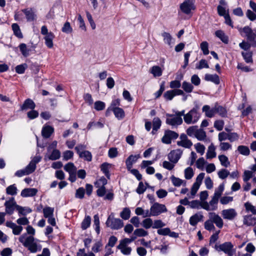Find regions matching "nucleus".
Segmentation results:
<instances>
[{"label": "nucleus", "mask_w": 256, "mask_h": 256, "mask_svg": "<svg viewBox=\"0 0 256 256\" xmlns=\"http://www.w3.org/2000/svg\"><path fill=\"white\" fill-rule=\"evenodd\" d=\"M184 110H182L180 112H176L174 114H166L167 116L166 121V124L172 127H176L180 125L183 122L182 116H184Z\"/></svg>", "instance_id": "2"}, {"label": "nucleus", "mask_w": 256, "mask_h": 256, "mask_svg": "<svg viewBox=\"0 0 256 256\" xmlns=\"http://www.w3.org/2000/svg\"><path fill=\"white\" fill-rule=\"evenodd\" d=\"M208 218L210 219V220H212L217 227L220 228H222L224 225L223 220L218 214L215 212H210L208 214Z\"/></svg>", "instance_id": "12"}, {"label": "nucleus", "mask_w": 256, "mask_h": 256, "mask_svg": "<svg viewBox=\"0 0 256 256\" xmlns=\"http://www.w3.org/2000/svg\"><path fill=\"white\" fill-rule=\"evenodd\" d=\"M203 217V216L200 213L194 214L190 218L189 222L190 224L192 226H196L198 222L202 221Z\"/></svg>", "instance_id": "22"}, {"label": "nucleus", "mask_w": 256, "mask_h": 256, "mask_svg": "<svg viewBox=\"0 0 256 256\" xmlns=\"http://www.w3.org/2000/svg\"><path fill=\"white\" fill-rule=\"evenodd\" d=\"M244 206L247 212H250L253 214H256V208L250 203H245Z\"/></svg>", "instance_id": "60"}, {"label": "nucleus", "mask_w": 256, "mask_h": 256, "mask_svg": "<svg viewBox=\"0 0 256 256\" xmlns=\"http://www.w3.org/2000/svg\"><path fill=\"white\" fill-rule=\"evenodd\" d=\"M200 185L197 184V183H194L193 184L192 188L190 194H188L187 195L189 198H194L200 188Z\"/></svg>", "instance_id": "35"}, {"label": "nucleus", "mask_w": 256, "mask_h": 256, "mask_svg": "<svg viewBox=\"0 0 256 256\" xmlns=\"http://www.w3.org/2000/svg\"><path fill=\"white\" fill-rule=\"evenodd\" d=\"M130 210L129 208H125L120 214V217L124 220H127L130 218Z\"/></svg>", "instance_id": "50"}, {"label": "nucleus", "mask_w": 256, "mask_h": 256, "mask_svg": "<svg viewBox=\"0 0 256 256\" xmlns=\"http://www.w3.org/2000/svg\"><path fill=\"white\" fill-rule=\"evenodd\" d=\"M91 223V218L90 216H86L84 220L82 222L81 227L84 230H86L88 228L90 224Z\"/></svg>", "instance_id": "48"}, {"label": "nucleus", "mask_w": 256, "mask_h": 256, "mask_svg": "<svg viewBox=\"0 0 256 256\" xmlns=\"http://www.w3.org/2000/svg\"><path fill=\"white\" fill-rule=\"evenodd\" d=\"M54 132V128L49 125H44L42 130V136L46 138H49Z\"/></svg>", "instance_id": "19"}, {"label": "nucleus", "mask_w": 256, "mask_h": 256, "mask_svg": "<svg viewBox=\"0 0 256 256\" xmlns=\"http://www.w3.org/2000/svg\"><path fill=\"white\" fill-rule=\"evenodd\" d=\"M204 80L206 81H210L216 84H218L220 83V79L218 76L216 74H206L204 76Z\"/></svg>", "instance_id": "26"}, {"label": "nucleus", "mask_w": 256, "mask_h": 256, "mask_svg": "<svg viewBox=\"0 0 256 256\" xmlns=\"http://www.w3.org/2000/svg\"><path fill=\"white\" fill-rule=\"evenodd\" d=\"M182 88L186 92H190L192 91L194 86L189 82H184L182 84Z\"/></svg>", "instance_id": "56"}, {"label": "nucleus", "mask_w": 256, "mask_h": 256, "mask_svg": "<svg viewBox=\"0 0 256 256\" xmlns=\"http://www.w3.org/2000/svg\"><path fill=\"white\" fill-rule=\"evenodd\" d=\"M150 72L152 74L154 77H159L162 75V70L159 66H154L150 68Z\"/></svg>", "instance_id": "27"}, {"label": "nucleus", "mask_w": 256, "mask_h": 256, "mask_svg": "<svg viewBox=\"0 0 256 256\" xmlns=\"http://www.w3.org/2000/svg\"><path fill=\"white\" fill-rule=\"evenodd\" d=\"M198 129V126H191L186 130V134L190 136L195 137Z\"/></svg>", "instance_id": "51"}, {"label": "nucleus", "mask_w": 256, "mask_h": 256, "mask_svg": "<svg viewBox=\"0 0 256 256\" xmlns=\"http://www.w3.org/2000/svg\"><path fill=\"white\" fill-rule=\"evenodd\" d=\"M94 108L96 110H102L105 108V104L100 100L96 101L94 104Z\"/></svg>", "instance_id": "61"}, {"label": "nucleus", "mask_w": 256, "mask_h": 256, "mask_svg": "<svg viewBox=\"0 0 256 256\" xmlns=\"http://www.w3.org/2000/svg\"><path fill=\"white\" fill-rule=\"evenodd\" d=\"M232 248L233 246L230 242H226L220 244L218 246L220 250L228 254L229 256H232L233 255Z\"/></svg>", "instance_id": "15"}, {"label": "nucleus", "mask_w": 256, "mask_h": 256, "mask_svg": "<svg viewBox=\"0 0 256 256\" xmlns=\"http://www.w3.org/2000/svg\"><path fill=\"white\" fill-rule=\"evenodd\" d=\"M216 36L218 37L220 40L225 44L228 42V37L226 36L224 32L221 30H218L216 32Z\"/></svg>", "instance_id": "36"}, {"label": "nucleus", "mask_w": 256, "mask_h": 256, "mask_svg": "<svg viewBox=\"0 0 256 256\" xmlns=\"http://www.w3.org/2000/svg\"><path fill=\"white\" fill-rule=\"evenodd\" d=\"M117 248L120 250L121 252L124 255H130L132 252V248L128 246L118 244Z\"/></svg>", "instance_id": "42"}, {"label": "nucleus", "mask_w": 256, "mask_h": 256, "mask_svg": "<svg viewBox=\"0 0 256 256\" xmlns=\"http://www.w3.org/2000/svg\"><path fill=\"white\" fill-rule=\"evenodd\" d=\"M62 31L63 32L66 34H70L72 32L73 29H72V27L71 26L70 22H66L64 24L62 28Z\"/></svg>", "instance_id": "46"}, {"label": "nucleus", "mask_w": 256, "mask_h": 256, "mask_svg": "<svg viewBox=\"0 0 256 256\" xmlns=\"http://www.w3.org/2000/svg\"><path fill=\"white\" fill-rule=\"evenodd\" d=\"M148 234L147 231L145 230L143 228H137L134 231V235L136 236L142 237L145 236Z\"/></svg>", "instance_id": "58"}, {"label": "nucleus", "mask_w": 256, "mask_h": 256, "mask_svg": "<svg viewBox=\"0 0 256 256\" xmlns=\"http://www.w3.org/2000/svg\"><path fill=\"white\" fill-rule=\"evenodd\" d=\"M20 51L24 57H27L30 54V50L28 48L25 44H21L19 46Z\"/></svg>", "instance_id": "45"}, {"label": "nucleus", "mask_w": 256, "mask_h": 256, "mask_svg": "<svg viewBox=\"0 0 256 256\" xmlns=\"http://www.w3.org/2000/svg\"><path fill=\"white\" fill-rule=\"evenodd\" d=\"M178 136V134L175 132L170 130H166L164 132V135L162 138V142L164 144H170L172 140L176 139Z\"/></svg>", "instance_id": "9"}, {"label": "nucleus", "mask_w": 256, "mask_h": 256, "mask_svg": "<svg viewBox=\"0 0 256 256\" xmlns=\"http://www.w3.org/2000/svg\"><path fill=\"white\" fill-rule=\"evenodd\" d=\"M94 223L95 226V230L98 234H100V220L98 215L95 214L94 216Z\"/></svg>", "instance_id": "57"}, {"label": "nucleus", "mask_w": 256, "mask_h": 256, "mask_svg": "<svg viewBox=\"0 0 256 256\" xmlns=\"http://www.w3.org/2000/svg\"><path fill=\"white\" fill-rule=\"evenodd\" d=\"M206 137V132L202 128H198L195 138L198 140H204Z\"/></svg>", "instance_id": "41"}, {"label": "nucleus", "mask_w": 256, "mask_h": 256, "mask_svg": "<svg viewBox=\"0 0 256 256\" xmlns=\"http://www.w3.org/2000/svg\"><path fill=\"white\" fill-rule=\"evenodd\" d=\"M182 151L180 149L172 150L168 155V160L173 164H176L180 158Z\"/></svg>", "instance_id": "11"}, {"label": "nucleus", "mask_w": 256, "mask_h": 256, "mask_svg": "<svg viewBox=\"0 0 256 256\" xmlns=\"http://www.w3.org/2000/svg\"><path fill=\"white\" fill-rule=\"evenodd\" d=\"M208 44V42H202L200 44V48L204 55H208L209 54Z\"/></svg>", "instance_id": "59"}, {"label": "nucleus", "mask_w": 256, "mask_h": 256, "mask_svg": "<svg viewBox=\"0 0 256 256\" xmlns=\"http://www.w3.org/2000/svg\"><path fill=\"white\" fill-rule=\"evenodd\" d=\"M194 175L192 168L191 167H188L184 170V178L187 180L191 179Z\"/></svg>", "instance_id": "53"}, {"label": "nucleus", "mask_w": 256, "mask_h": 256, "mask_svg": "<svg viewBox=\"0 0 256 256\" xmlns=\"http://www.w3.org/2000/svg\"><path fill=\"white\" fill-rule=\"evenodd\" d=\"M240 32L244 34L248 41L251 43L252 46L256 47V40H255V30H253L248 26H246L240 30Z\"/></svg>", "instance_id": "4"}, {"label": "nucleus", "mask_w": 256, "mask_h": 256, "mask_svg": "<svg viewBox=\"0 0 256 256\" xmlns=\"http://www.w3.org/2000/svg\"><path fill=\"white\" fill-rule=\"evenodd\" d=\"M216 152H215V147L212 144L208 148V150L206 154V157L208 159H211L216 156Z\"/></svg>", "instance_id": "30"}, {"label": "nucleus", "mask_w": 256, "mask_h": 256, "mask_svg": "<svg viewBox=\"0 0 256 256\" xmlns=\"http://www.w3.org/2000/svg\"><path fill=\"white\" fill-rule=\"evenodd\" d=\"M140 158V154L130 155L126 160V164L128 170H130L132 167V165Z\"/></svg>", "instance_id": "21"}, {"label": "nucleus", "mask_w": 256, "mask_h": 256, "mask_svg": "<svg viewBox=\"0 0 256 256\" xmlns=\"http://www.w3.org/2000/svg\"><path fill=\"white\" fill-rule=\"evenodd\" d=\"M16 210L18 211L19 216H26V214L30 213L32 210L28 207H22L20 206H16Z\"/></svg>", "instance_id": "29"}, {"label": "nucleus", "mask_w": 256, "mask_h": 256, "mask_svg": "<svg viewBox=\"0 0 256 256\" xmlns=\"http://www.w3.org/2000/svg\"><path fill=\"white\" fill-rule=\"evenodd\" d=\"M218 177L222 179H225L230 174V172L226 169H222L218 172Z\"/></svg>", "instance_id": "64"}, {"label": "nucleus", "mask_w": 256, "mask_h": 256, "mask_svg": "<svg viewBox=\"0 0 256 256\" xmlns=\"http://www.w3.org/2000/svg\"><path fill=\"white\" fill-rule=\"evenodd\" d=\"M37 192L38 190L35 188H26L22 190L20 195L23 198L33 196Z\"/></svg>", "instance_id": "20"}, {"label": "nucleus", "mask_w": 256, "mask_h": 256, "mask_svg": "<svg viewBox=\"0 0 256 256\" xmlns=\"http://www.w3.org/2000/svg\"><path fill=\"white\" fill-rule=\"evenodd\" d=\"M106 184V179L104 177L102 176L95 182V186L96 187H102L104 186Z\"/></svg>", "instance_id": "62"}, {"label": "nucleus", "mask_w": 256, "mask_h": 256, "mask_svg": "<svg viewBox=\"0 0 256 256\" xmlns=\"http://www.w3.org/2000/svg\"><path fill=\"white\" fill-rule=\"evenodd\" d=\"M162 36L163 37L164 42L172 47L173 38L170 34L164 32L162 34Z\"/></svg>", "instance_id": "28"}, {"label": "nucleus", "mask_w": 256, "mask_h": 256, "mask_svg": "<svg viewBox=\"0 0 256 256\" xmlns=\"http://www.w3.org/2000/svg\"><path fill=\"white\" fill-rule=\"evenodd\" d=\"M54 208L46 206L43 209V213L44 218H48L54 216Z\"/></svg>", "instance_id": "38"}, {"label": "nucleus", "mask_w": 256, "mask_h": 256, "mask_svg": "<svg viewBox=\"0 0 256 256\" xmlns=\"http://www.w3.org/2000/svg\"><path fill=\"white\" fill-rule=\"evenodd\" d=\"M28 22H32L36 20V15L35 12L31 8L22 10Z\"/></svg>", "instance_id": "16"}, {"label": "nucleus", "mask_w": 256, "mask_h": 256, "mask_svg": "<svg viewBox=\"0 0 256 256\" xmlns=\"http://www.w3.org/2000/svg\"><path fill=\"white\" fill-rule=\"evenodd\" d=\"M36 104L34 101L31 99L28 98L24 102V104L21 106V110H26L28 109L34 110Z\"/></svg>", "instance_id": "24"}, {"label": "nucleus", "mask_w": 256, "mask_h": 256, "mask_svg": "<svg viewBox=\"0 0 256 256\" xmlns=\"http://www.w3.org/2000/svg\"><path fill=\"white\" fill-rule=\"evenodd\" d=\"M65 171L69 174L68 180L72 182H76V180L77 168L72 162H68L64 167Z\"/></svg>", "instance_id": "6"}, {"label": "nucleus", "mask_w": 256, "mask_h": 256, "mask_svg": "<svg viewBox=\"0 0 256 256\" xmlns=\"http://www.w3.org/2000/svg\"><path fill=\"white\" fill-rule=\"evenodd\" d=\"M242 54L245 62L247 63L252 62V52L250 51H247L246 52H242Z\"/></svg>", "instance_id": "47"}, {"label": "nucleus", "mask_w": 256, "mask_h": 256, "mask_svg": "<svg viewBox=\"0 0 256 256\" xmlns=\"http://www.w3.org/2000/svg\"><path fill=\"white\" fill-rule=\"evenodd\" d=\"M238 152L244 156H248L250 154V150L248 147L244 146H240L238 148Z\"/></svg>", "instance_id": "54"}, {"label": "nucleus", "mask_w": 256, "mask_h": 256, "mask_svg": "<svg viewBox=\"0 0 256 256\" xmlns=\"http://www.w3.org/2000/svg\"><path fill=\"white\" fill-rule=\"evenodd\" d=\"M6 193L8 195L14 196L18 193V189L14 184L10 185L6 188Z\"/></svg>", "instance_id": "43"}, {"label": "nucleus", "mask_w": 256, "mask_h": 256, "mask_svg": "<svg viewBox=\"0 0 256 256\" xmlns=\"http://www.w3.org/2000/svg\"><path fill=\"white\" fill-rule=\"evenodd\" d=\"M202 110L205 113V115L208 118H212L216 114V104L212 108H210L208 105H204L202 108Z\"/></svg>", "instance_id": "18"}, {"label": "nucleus", "mask_w": 256, "mask_h": 256, "mask_svg": "<svg viewBox=\"0 0 256 256\" xmlns=\"http://www.w3.org/2000/svg\"><path fill=\"white\" fill-rule=\"evenodd\" d=\"M224 184H220L218 187L214 190V196L217 198L218 199L222 196V192L224 190Z\"/></svg>", "instance_id": "49"}, {"label": "nucleus", "mask_w": 256, "mask_h": 256, "mask_svg": "<svg viewBox=\"0 0 256 256\" xmlns=\"http://www.w3.org/2000/svg\"><path fill=\"white\" fill-rule=\"evenodd\" d=\"M204 228L207 230H214L215 226L214 224V223L210 220V219L209 218L208 220H206L204 224Z\"/></svg>", "instance_id": "52"}, {"label": "nucleus", "mask_w": 256, "mask_h": 256, "mask_svg": "<svg viewBox=\"0 0 256 256\" xmlns=\"http://www.w3.org/2000/svg\"><path fill=\"white\" fill-rule=\"evenodd\" d=\"M6 225L12 230V233L14 235H19L22 232L23 228L20 226H18L12 222H6Z\"/></svg>", "instance_id": "17"}, {"label": "nucleus", "mask_w": 256, "mask_h": 256, "mask_svg": "<svg viewBox=\"0 0 256 256\" xmlns=\"http://www.w3.org/2000/svg\"><path fill=\"white\" fill-rule=\"evenodd\" d=\"M18 240L32 253H36L42 249V246L37 243L38 240L32 236H28L26 234H24L20 236Z\"/></svg>", "instance_id": "1"}, {"label": "nucleus", "mask_w": 256, "mask_h": 256, "mask_svg": "<svg viewBox=\"0 0 256 256\" xmlns=\"http://www.w3.org/2000/svg\"><path fill=\"white\" fill-rule=\"evenodd\" d=\"M216 113L218 114L222 117H226L227 116V111L225 108L218 104H216Z\"/></svg>", "instance_id": "40"}, {"label": "nucleus", "mask_w": 256, "mask_h": 256, "mask_svg": "<svg viewBox=\"0 0 256 256\" xmlns=\"http://www.w3.org/2000/svg\"><path fill=\"white\" fill-rule=\"evenodd\" d=\"M218 160L220 162V164L224 167H228L230 166V162L228 161V158L225 155H220L218 156Z\"/></svg>", "instance_id": "44"}, {"label": "nucleus", "mask_w": 256, "mask_h": 256, "mask_svg": "<svg viewBox=\"0 0 256 256\" xmlns=\"http://www.w3.org/2000/svg\"><path fill=\"white\" fill-rule=\"evenodd\" d=\"M102 243L100 240H98L95 242L92 248V252L94 253L100 252L102 248Z\"/></svg>", "instance_id": "34"}, {"label": "nucleus", "mask_w": 256, "mask_h": 256, "mask_svg": "<svg viewBox=\"0 0 256 256\" xmlns=\"http://www.w3.org/2000/svg\"><path fill=\"white\" fill-rule=\"evenodd\" d=\"M153 222L150 218H146L143 220L142 226L146 229H148L150 227H152Z\"/></svg>", "instance_id": "55"}, {"label": "nucleus", "mask_w": 256, "mask_h": 256, "mask_svg": "<svg viewBox=\"0 0 256 256\" xmlns=\"http://www.w3.org/2000/svg\"><path fill=\"white\" fill-rule=\"evenodd\" d=\"M12 30L14 34L19 38H22V34L21 32L20 26L17 24H13L12 26Z\"/></svg>", "instance_id": "39"}, {"label": "nucleus", "mask_w": 256, "mask_h": 256, "mask_svg": "<svg viewBox=\"0 0 256 256\" xmlns=\"http://www.w3.org/2000/svg\"><path fill=\"white\" fill-rule=\"evenodd\" d=\"M222 215L224 219L234 220L237 216V212L234 208L224 210L222 212Z\"/></svg>", "instance_id": "14"}, {"label": "nucleus", "mask_w": 256, "mask_h": 256, "mask_svg": "<svg viewBox=\"0 0 256 256\" xmlns=\"http://www.w3.org/2000/svg\"><path fill=\"white\" fill-rule=\"evenodd\" d=\"M194 148L198 153L203 155L205 151V146L200 143H197L194 144Z\"/></svg>", "instance_id": "63"}, {"label": "nucleus", "mask_w": 256, "mask_h": 256, "mask_svg": "<svg viewBox=\"0 0 256 256\" xmlns=\"http://www.w3.org/2000/svg\"><path fill=\"white\" fill-rule=\"evenodd\" d=\"M54 38V35L52 32H50L49 34L44 36L45 44L48 48H52L53 47V40Z\"/></svg>", "instance_id": "25"}, {"label": "nucleus", "mask_w": 256, "mask_h": 256, "mask_svg": "<svg viewBox=\"0 0 256 256\" xmlns=\"http://www.w3.org/2000/svg\"><path fill=\"white\" fill-rule=\"evenodd\" d=\"M106 224L112 229L118 230L123 226L124 223L120 218L109 217L106 222Z\"/></svg>", "instance_id": "7"}, {"label": "nucleus", "mask_w": 256, "mask_h": 256, "mask_svg": "<svg viewBox=\"0 0 256 256\" xmlns=\"http://www.w3.org/2000/svg\"><path fill=\"white\" fill-rule=\"evenodd\" d=\"M112 112L118 120H122L124 116V110L120 108H112Z\"/></svg>", "instance_id": "32"}, {"label": "nucleus", "mask_w": 256, "mask_h": 256, "mask_svg": "<svg viewBox=\"0 0 256 256\" xmlns=\"http://www.w3.org/2000/svg\"><path fill=\"white\" fill-rule=\"evenodd\" d=\"M198 108L196 106L186 114H184V120L187 124H195L200 118V114L198 112Z\"/></svg>", "instance_id": "3"}, {"label": "nucleus", "mask_w": 256, "mask_h": 256, "mask_svg": "<svg viewBox=\"0 0 256 256\" xmlns=\"http://www.w3.org/2000/svg\"><path fill=\"white\" fill-rule=\"evenodd\" d=\"M170 180L173 185L175 186H180L181 185L186 186V182L174 176H171Z\"/></svg>", "instance_id": "33"}, {"label": "nucleus", "mask_w": 256, "mask_h": 256, "mask_svg": "<svg viewBox=\"0 0 256 256\" xmlns=\"http://www.w3.org/2000/svg\"><path fill=\"white\" fill-rule=\"evenodd\" d=\"M194 9L195 6L194 0H184L180 5V10L181 12L187 15L190 14Z\"/></svg>", "instance_id": "5"}, {"label": "nucleus", "mask_w": 256, "mask_h": 256, "mask_svg": "<svg viewBox=\"0 0 256 256\" xmlns=\"http://www.w3.org/2000/svg\"><path fill=\"white\" fill-rule=\"evenodd\" d=\"M111 168V164L106 162L102 164L100 166L101 170L105 174L106 177L108 178H110V174L109 170Z\"/></svg>", "instance_id": "31"}, {"label": "nucleus", "mask_w": 256, "mask_h": 256, "mask_svg": "<svg viewBox=\"0 0 256 256\" xmlns=\"http://www.w3.org/2000/svg\"><path fill=\"white\" fill-rule=\"evenodd\" d=\"M4 205L6 207L4 213H6V214H8L9 215L13 214L14 210L16 209V206H18L14 198H12L8 200H6Z\"/></svg>", "instance_id": "10"}, {"label": "nucleus", "mask_w": 256, "mask_h": 256, "mask_svg": "<svg viewBox=\"0 0 256 256\" xmlns=\"http://www.w3.org/2000/svg\"><path fill=\"white\" fill-rule=\"evenodd\" d=\"M180 140L177 142V144L178 146L185 148H190L192 145L191 140H188L186 135L184 134L180 136Z\"/></svg>", "instance_id": "13"}, {"label": "nucleus", "mask_w": 256, "mask_h": 256, "mask_svg": "<svg viewBox=\"0 0 256 256\" xmlns=\"http://www.w3.org/2000/svg\"><path fill=\"white\" fill-rule=\"evenodd\" d=\"M150 210L152 216H158L162 212H167V209L164 204L158 202H154L150 206Z\"/></svg>", "instance_id": "8"}, {"label": "nucleus", "mask_w": 256, "mask_h": 256, "mask_svg": "<svg viewBox=\"0 0 256 256\" xmlns=\"http://www.w3.org/2000/svg\"><path fill=\"white\" fill-rule=\"evenodd\" d=\"M243 223L247 226H252L256 224V216L247 215L244 216Z\"/></svg>", "instance_id": "23"}, {"label": "nucleus", "mask_w": 256, "mask_h": 256, "mask_svg": "<svg viewBox=\"0 0 256 256\" xmlns=\"http://www.w3.org/2000/svg\"><path fill=\"white\" fill-rule=\"evenodd\" d=\"M162 122L160 120L156 117L153 119L152 120V133L154 134V131H157L161 126Z\"/></svg>", "instance_id": "37"}]
</instances>
